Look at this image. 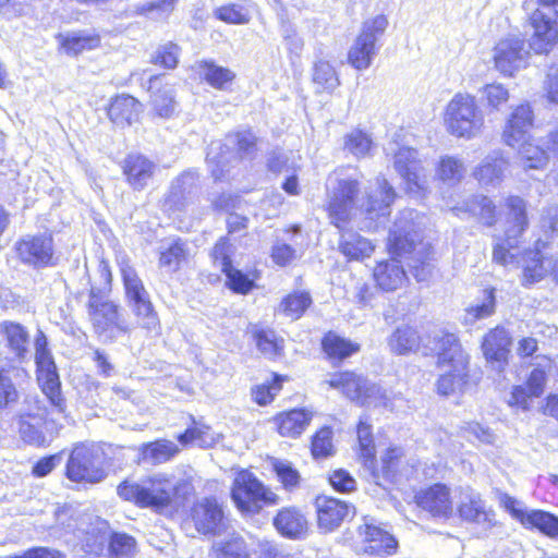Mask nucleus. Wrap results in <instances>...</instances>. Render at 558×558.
Here are the masks:
<instances>
[{
    "label": "nucleus",
    "mask_w": 558,
    "mask_h": 558,
    "mask_svg": "<svg viewBox=\"0 0 558 558\" xmlns=\"http://www.w3.org/2000/svg\"><path fill=\"white\" fill-rule=\"evenodd\" d=\"M34 345L37 380L51 405V411H48L43 400L29 398L25 411L19 418V432L25 442L34 446H45L48 440L44 428L48 429L49 423H54V418L51 417L49 421L48 416L54 413L64 414L65 402L61 395L57 367L48 349L47 337L41 330H38Z\"/></svg>",
    "instance_id": "nucleus-1"
},
{
    "label": "nucleus",
    "mask_w": 558,
    "mask_h": 558,
    "mask_svg": "<svg viewBox=\"0 0 558 558\" xmlns=\"http://www.w3.org/2000/svg\"><path fill=\"white\" fill-rule=\"evenodd\" d=\"M327 210L331 223L341 228L354 209H361L365 215L367 230L377 229L390 215L391 205L396 199L395 189L384 177L376 178L365 196L357 198L359 182L355 179H329Z\"/></svg>",
    "instance_id": "nucleus-2"
},
{
    "label": "nucleus",
    "mask_w": 558,
    "mask_h": 558,
    "mask_svg": "<svg viewBox=\"0 0 558 558\" xmlns=\"http://www.w3.org/2000/svg\"><path fill=\"white\" fill-rule=\"evenodd\" d=\"M58 524L77 533L92 553L101 550L109 541L111 554L117 557H130L135 551V539L124 533L110 535L109 524L101 518L90 513H77L72 507L64 506L56 511Z\"/></svg>",
    "instance_id": "nucleus-3"
},
{
    "label": "nucleus",
    "mask_w": 558,
    "mask_h": 558,
    "mask_svg": "<svg viewBox=\"0 0 558 558\" xmlns=\"http://www.w3.org/2000/svg\"><path fill=\"white\" fill-rule=\"evenodd\" d=\"M418 219L415 210H402L389 231L388 248L398 257L409 255L411 274L418 282H424L432 276L433 266L429 263L430 245L421 236L422 222Z\"/></svg>",
    "instance_id": "nucleus-4"
},
{
    "label": "nucleus",
    "mask_w": 558,
    "mask_h": 558,
    "mask_svg": "<svg viewBox=\"0 0 558 558\" xmlns=\"http://www.w3.org/2000/svg\"><path fill=\"white\" fill-rule=\"evenodd\" d=\"M187 480H175L167 473H157L140 482L124 481L118 486V495L143 508L161 510L170 506L177 496L187 495L191 490Z\"/></svg>",
    "instance_id": "nucleus-5"
},
{
    "label": "nucleus",
    "mask_w": 558,
    "mask_h": 558,
    "mask_svg": "<svg viewBox=\"0 0 558 558\" xmlns=\"http://www.w3.org/2000/svg\"><path fill=\"white\" fill-rule=\"evenodd\" d=\"M438 356L440 376L437 380L439 395L449 396L463 390L469 379V356L454 333L439 331L433 337Z\"/></svg>",
    "instance_id": "nucleus-6"
},
{
    "label": "nucleus",
    "mask_w": 558,
    "mask_h": 558,
    "mask_svg": "<svg viewBox=\"0 0 558 558\" xmlns=\"http://www.w3.org/2000/svg\"><path fill=\"white\" fill-rule=\"evenodd\" d=\"M507 209L505 238H498L494 245L493 259L504 266L518 263L517 248L519 238L529 227L526 203L519 196H508L505 199Z\"/></svg>",
    "instance_id": "nucleus-7"
},
{
    "label": "nucleus",
    "mask_w": 558,
    "mask_h": 558,
    "mask_svg": "<svg viewBox=\"0 0 558 558\" xmlns=\"http://www.w3.org/2000/svg\"><path fill=\"white\" fill-rule=\"evenodd\" d=\"M444 121L451 135L466 140L477 136L484 126L483 112L475 97L468 93L452 97L446 107Z\"/></svg>",
    "instance_id": "nucleus-8"
},
{
    "label": "nucleus",
    "mask_w": 558,
    "mask_h": 558,
    "mask_svg": "<svg viewBox=\"0 0 558 558\" xmlns=\"http://www.w3.org/2000/svg\"><path fill=\"white\" fill-rule=\"evenodd\" d=\"M231 498L242 514H255L265 506L279 504V496L246 470L236 473L231 487Z\"/></svg>",
    "instance_id": "nucleus-9"
},
{
    "label": "nucleus",
    "mask_w": 558,
    "mask_h": 558,
    "mask_svg": "<svg viewBox=\"0 0 558 558\" xmlns=\"http://www.w3.org/2000/svg\"><path fill=\"white\" fill-rule=\"evenodd\" d=\"M120 270L129 305L136 316L138 325L148 332L158 335L160 322L143 281L128 263L122 262Z\"/></svg>",
    "instance_id": "nucleus-10"
},
{
    "label": "nucleus",
    "mask_w": 558,
    "mask_h": 558,
    "mask_svg": "<svg viewBox=\"0 0 558 558\" xmlns=\"http://www.w3.org/2000/svg\"><path fill=\"white\" fill-rule=\"evenodd\" d=\"M386 154L393 156V167L404 182L405 190L414 197H423L428 191V179L424 167L417 159V151L389 142Z\"/></svg>",
    "instance_id": "nucleus-11"
},
{
    "label": "nucleus",
    "mask_w": 558,
    "mask_h": 558,
    "mask_svg": "<svg viewBox=\"0 0 558 558\" xmlns=\"http://www.w3.org/2000/svg\"><path fill=\"white\" fill-rule=\"evenodd\" d=\"M326 384L330 388L337 389L345 395L352 401L366 407H384L392 410L389 398L386 392L375 384L368 383L366 379L351 372L337 373L330 376Z\"/></svg>",
    "instance_id": "nucleus-12"
},
{
    "label": "nucleus",
    "mask_w": 558,
    "mask_h": 558,
    "mask_svg": "<svg viewBox=\"0 0 558 558\" xmlns=\"http://www.w3.org/2000/svg\"><path fill=\"white\" fill-rule=\"evenodd\" d=\"M66 476L77 483L102 481L106 477L104 451L94 445L75 446L66 464Z\"/></svg>",
    "instance_id": "nucleus-13"
},
{
    "label": "nucleus",
    "mask_w": 558,
    "mask_h": 558,
    "mask_svg": "<svg viewBox=\"0 0 558 558\" xmlns=\"http://www.w3.org/2000/svg\"><path fill=\"white\" fill-rule=\"evenodd\" d=\"M388 27V19L378 14L366 20L360 35L348 52L349 63L356 70L362 71L371 66L378 52L377 41Z\"/></svg>",
    "instance_id": "nucleus-14"
},
{
    "label": "nucleus",
    "mask_w": 558,
    "mask_h": 558,
    "mask_svg": "<svg viewBox=\"0 0 558 558\" xmlns=\"http://www.w3.org/2000/svg\"><path fill=\"white\" fill-rule=\"evenodd\" d=\"M534 0H525L522 5L525 12L533 11L530 23L534 33L530 47L536 53H545L558 44V11L554 8L534 9Z\"/></svg>",
    "instance_id": "nucleus-15"
},
{
    "label": "nucleus",
    "mask_w": 558,
    "mask_h": 558,
    "mask_svg": "<svg viewBox=\"0 0 558 558\" xmlns=\"http://www.w3.org/2000/svg\"><path fill=\"white\" fill-rule=\"evenodd\" d=\"M529 56L524 49V39L518 35L501 38L493 48L494 66L504 76H513L525 69Z\"/></svg>",
    "instance_id": "nucleus-16"
},
{
    "label": "nucleus",
    "mask_w": 558,
    "mask_h": 558,
    "mask_svg": "<svg viewBox=\"0 0 558 558\" xmlns=\"http://www.w3.org/2000/svg\"><path fill=\"white\" fill-rule=\"evenodd\" d=\"M88 314L97 333L113 339L129 330L128 324L121 318L118 305L95 294L90 295Z\"/></svg>",
    "instance_id": "nucleus-17"
},
{
    "label": "nucleus",
    "mask_w": 558,
    "mask_h": 558,
    "mask_svg": "<svg viewBox=\"0 0 558 558\" xmlns=\"http://www.w3.org/2000/svg\"><path fill=\"white\" fill-rule=\"evenodd\" d=\"M19 259L40 269L56 265L53 240L50 234L26 235L15 243Z\"/></svg>",
    "instance_id": "nucleus-18"
},
{
    "label": "nucleus",
    "mask_w": 558,
    "mask_h": 558,
    "mask_svg": "<svg viewBox=\"0 0 558 558\" xmlns=\"http://www.w3.org/2000/svg\"><path fill=\"white\" fill-rule=\"evenodd\" d=\"M231 254V244L221 238L213 248L211 257L215 266L219 267L226 275L228 287L235 292L247 293L253 287V281L232 266Z\"/></svg>",
    "instance_id": "nucleus-19"
},
{
    "label": "nucleus",
    "mask_w": 558,
    "mask_h": 558,
    "mask_svg": "<svg viewBox=\"0 0 558 558\" xmlns=\"http://www.w3.org/2000/svg\"><path fill=\"white\" fill-rule=\"evenodd\" d=\"M198 175L195 171H185L171 184L163 207L169 213L182 211L191 204L198 191Z\"/></svg>",
    "instance_id": "nucleus-20"
},
{
    "label": "nucleus",
    "mask_w": 558,
    "mask_h": 558,
    "mask_svg": "<svg viewBox=\"0 0 558 558\" xmlns=\"http://www.w3.org/2000/svg\"><path fill=\"white\" fill-rule=\"evenodd\" d=\"M416 504L433 517L448 519L453 513V500L449 487L435 484L415 496Z\"/></svg>",
    "instance_id": "nucleus-21"
},
{
    "label": "nucleus",
    "mask_w": 558,
    "mask_h": 558,
    "mask_svg": "<svg viewBox=\"0 0 558 558\" xmlns=\"http://www.w3.org/2000/svg\"><path fill=\"white\" fill-rule=\"evenodd\" d=\"M318 527L324 533L335 531L345 518L354 513V508L336 498L319 496L315 501Z\"/></svg>",
    "instance_id": "nucleus-22"
},
{
    "label": "nucleus",
    "mask_w": 558,
    "mask_h": 558,
    "mask_svg": "<svg viewBox=\"0 0 558 558\" xmlns=\"http://www.w3.org/2000/svg\"><path fill=\"white\" fill-rule=\"evenodd\" d=\"M457 510L464 521L486 525L494 524V511L488 509L481 495L470 487L460 488Z\"/></svg>",
    "instance_id": "nucleus-23"
},
{
    "label": "nucleus",
    "mask_w": 558,
    "mask_h": 558,
    "mask_svg": "<svg viewBox=\"0 0 558 558\" xmlns=\"http://www.w3.org/2000/svg\"><path fill=\"white\" fill-rule=\"evenodd\" d=\"M533 120V111L529 104L517 106L505 124L502 132L505 144L514 148L530 138Z\"/></svg>",
    "instance_id": "nucleus-24"
},
{
    "label": "nucleus",
    "mask_w": 558,
    "mask_h": 558,
    "mask_svg": "<svg viewBox=\"0 0 558 558\" xmlns=\"http://www.w3.org/2000/svg\"><path fill=\"white\" fill-rule=\"evenodd\" d=\"M192 519L196 530L204 534H217L225 527L222 507L214 498H204L195 504L192 510Z\"/></svg>",
    "instance_id": "nucleus-25"
},
{
    "label": "nucleus",
    "mask_w": 558,
    "mask_h": 558,
    "mask_svg": "<svg viewBox=\"0 0 558 558\" xmlns=\"http://www.w3.org/2000/svg\"><path fill=\"white\" fill-rule=\"evenodd\" d=\"M510 345V335L502 327H496L485 335L482 350L493 368L501 371L507 365Z\"/></svg>",
    "instance_id": "nucleus-26"
},
{
    "label": "nucleus",
    "mask_w": 558,
    "mask_h": 558,
    "mask_svg": "<svg viewBox=\"0 0 558 558\" xmlns=\"http://www.w3.org/2000/svg\"><path fill=\"white\" fill-rule=\"evenodd\" d=\"M364 523L359 526V534L367 543L364 550L371 555H390L397 548L396 538L374 524V519L365 517Z\"/></svg>",
    "instance_id": "nucleus-27"
},
{
    "label": "nucleus",
    "mask_w": 558,
    "mask_h": 558,
    "mask_svg": "<svg viewBox=\"0 0 558 558\" xmlns=\"http://www.w3.org/2000/svg\"><path fill=\"white\" fill-rule=\"evenodd\" d=\"M447 207L458 217L469 215L487 227L494 226L497 221L496 206L489 197L484 195H474L453 206L447 204Z\"/></svg>",
    "instance_id": "nucleus-28"
},
{
    "label": "nucleus",
    "mask_w": 558,
    "mask_h": 558,
    "mask_svg": "<svg viewBox=\"0 0 558 558\" xmlns=\"http://www.w3.org/2000/svg\"><path fill=\"white\" fill-rule=\"evenodd\" d=\"M163 75H155L149 78L148 90L150 104L155 113L163 119L174 116L177 110L175 92L169 84H163Z\"/></svg>",
    "instance_id": "nucleus-29"
},
{
    "label": "nucleus",
    "mask_w": 558,
    "mask_h": 558,
    "mask_svg": "<svg viewBox=\"0 0 558 558\" xmlns=\"http://www.w3.org/2000/svg\"><path fill=\"white\" fill-rule=\"evenodd\" d=\"M60 48L69 56H77L84 51L97 49L101 37L94 31H73L60 33L56 36Z\"/></svg>",
    "instance_id": "nucleus-30"
},
{
    "label": "nucleus",
    "mask_w": 558,
    "mask_h": 558,
    "mask_svg": "<svg viewBox=\"0 0 558 558\" xmlns=\"http://www.w3.org/2000/svg\"><path fill=\"white\" fill-rule=\"evenodd\" d=\"M508 161L500 153H493L486 156L474 169L473 175L477 182L485 187H496L505 177Z\"/></svg>",
    "instance_id": "nucleus-31"
},
{
    "label": "nucleus",
    "mask_w": 558,
    "mask_h": 558,
    "mask_svg": "<svg viewBox=\"0 0 558 558\" xmlns=\"http://www.w3.org/2000/svg\"><path fill=\"white\" fill-rule=\"evenodd\" d=\"M374 279L384 291H395L408 280L407 274L397 258L379 262L374 268Z\"/></svg>",
    "instance_id": "nucleus-32"
},
{
    "label": "nucleus",
    "mask_w": 558,
    "mask_h": 558,
    "mask_svg": "<svg viewBox=\"0 0 558 558\" xmlns=\"http://www.w3.org/2000/svg\"><path fill=\"white\" fill-rule=\"evenodd\" d=\"M155 163L143 155H129L123 165L128 182L135 190H143L155 171Z\"/></svg>",
    "instance_id": "nucleus-33"
},
{
    "label": "nucleus",
    "mask_w": 558,
    "mask_h": 558,
    "mask_svg": "<svg viewBox=\"0 0 558 558\" xmlns=\"http://www.w3.org/2000/svg\"><path fill=\"white\" fill-rule=\"evenodd\" d=\"M277 531L288 538H302L307 532V520L296 508H283L274 518Z\"/></svg>",
    "instance_id": "nucleus-34"
},
{
    "label": "nucleus",
    "mask_w": 558,
    "mask_h": 558,
    "mask_svg": "<svg viewBox=\"0 0 558 558\" xmlns=\"http://www.w3.org/2000/svg\"><path fill=\"white\" fill-rule=\"evenodd\" d=\"M553 265L554 258L542 254L538 247L526 252L523 257V284H533L551 275Z\"/></svg>",
    "instance_id": "nucleus-35"
},
{
    "label": "nucleus",
    "mask_w": 558,
    "mask_h": 558,
    "mask_svg": "<svg viewBox=\"0 0 558 558\" xmlns=\"http://www.w3.org/2000/svg\"><path fill=\"white\" fill-rule=\"evenodd\" d=\"M142 110L141 102L130 95L117 96L109 106L108 116L118 126L130 125L137 120Z\"/></svg>",
    "instance_id": "nucleus-36"
},
{
    "label": "nucleus",
    "mask_w": 558,
    "mask_h": 558,
    "mask_svg": "<svg viewBox=\"0 0 558 558\" xmlns=\"http://www.w3.org/2000/svg\"><path fill=\"white\" fill-rule=\"evenodd\" d=\"M1 332L4 335L8 347L19 359H25L29 353V333L19 323L3 322Z\"/></svg>",
    "instance_id": "nucleus-37"
},
{
    "label": "nucleus",
    "mask_w": 558,
    "mask_h": 558,
    "mask_svg": "<svg viewBox=\"0 0 558 558\" xmlns=\"http://www.w3.org/2000/svg\"><path fill=\"white\" fill-rule=\"evenodd\" d=\"M179 452L180 447L168 439H159L153 442L143 444L140 447L142 460L153 464L166 463L174 458Z\"/></svg>",
    "instance_id": "nucleus-38"
},
{
    "label": "nucleus",
    "mask_w": 558,
    "mask_h": 558,
    "mask_svg": "<svg viewBox=\"0 0 558 558\" xmlns=\"http://www.w3.org/2000/svg\"><path fill=\"white\" fill-rule=\"evenodd\" d=\"M197 74L211 87L225 90L235 77L234 72L228 68L217 65L210 61L197 62L194 66Z\"/></svg>",
    "instance_id": "nucleus-39"
},
{
    "label": "nucleus",
    "mask_w": 558,
    "mask_h": 558,
    "mask_svg": "<svg viewBox=\"0 0 558 558\" xmlns=\"http://www.w3.org/2000/svg\"><path fill=\"white\" fill-rule=\"evenodd\" d=\"M187 256V246L181 240L163 243L159 248V266L169 272H175Z\"/></svg>",
    "instance_id": "nucleus-40"
},
{
    "label": "nucleus",
    "mask_w": 558,
    "mask_h": 558,
    "mask_svg": "<svg viewBox=\"0 0 558 558\" xmlns=\"http://www.w3.org/2000/svg\"><path fill=\"white\" fill-rule=\"evenodd\" d=\"M312 416L305 410H292L277 417L278 432L283 437H296L308 425Z\"/></svg>",
    "instance_id": "nucleus-41"
},
{
    "label": "nucleus",
    "mask_w": 558,
    "mask_h": 558,
    "mask_svg": "<svg viewBox=\"0 0 558 558\" xmlns=\"http://www.w3.org/2000/svg\"><path fill=\"white\" fill-rule=\"evenodd\" d=\"M340 251L350 259H363L374 252V245L357 233L347 232L341 236Z\"/></svg>",
    "instance_id": "nucleus-42"
},
{
    "label": "nucleus",
    "mask_w": 558,
    "mask_h": 558,
    "mask_svg": "<svg viewBox=\"0 0 558 558\" xmlns=\"http://www.w3.org/2000/svg\"><path fill=\"white\" fill-rule=\"evenodd\" d=\"M420 337L410 326H402L395 330L388 339L390 350L396 354H407L418 348Z\"/></svg>",
    "instance_id": "nucleus-43"
},
{
    "label": "nucleus",
    "mask_w": 558,
    "mask_h": 558,
    "mask_svg": "<svg viewBox=\"0 0 558 558\" xmlns=\"http://www.w3.org/2000/svg\"><path fill=\"white\" fill-rule=\"evenodd\" d=\"M515 148L519 149L520 165L524 170L543 169L548 163L547 153L539 146H535L530 142V138L520 144Z\"/></svg>",
    "instance_id": "nucleus-44"
},
{
    "label": "nucleus",
    "mask_w": 558,
    "mask_h": 558,
    "mask_svg": "<svg viewBox=\"0 0 558 558\" xmlns=\"http://www.w3.org/2000/svg\"><path fill=\"white\" fill-rule=\"evenodd\" d=\"M524 527H535L550 538L558 537V518L543 510H530Z\"/></svg>",
    "instance_id": "nucleus-45"
},
{
    "label": "nucleus",
    "mask_w": 558,
    "mask_h": 558,
    "mask_svg": "<svg viewBox=\"0 0 558 558\" xmlns=\"http://www.w3.org/2000/svg\"><path fill=\"white\" fill-rule=\"evenodd\" d=\"M324 351L333 359H345L360 350L357 343H353L336 333H328L323 340Z\"/></svg>",
    "instance_id": "nucleus-46"
},
{
    "label": "nucleus",
    "mask_w": 558,
    "mask_h": 558,
    "mask_svg": "<svg viewBox=\"0 0 558 558\" xmlns=\"http://www.w3.org/2000/svg\"><path fill=\"white\" fill-rule=\"evenodd\" d=\"M312 298L307 292H294L287 295L280 303V311L290 319L296 320L311 306Z\"/></svg>",
    "instance_id": "nucleus-47"
},
{
    "label": "nucleus",
    "mask_w": 558,
    "mask_h": 558,
    "mask_svg": "<svg viewBox=\"0 0 558 558\" xmlns=\"http://www.w3.org/2000/svg\"><path fill=\"white\" fill-rule=\"evenodd\" d=\"M482 104L490 109L499 111L509 100V90L501 83H490L480 89Z\"/></svg>",
    "instance_id": "nucleus-48"
},
{
    "label": "nucleus",
    "mask_w": 558,
    "mask_h": 558,
    "mask_svg": "<svg viewBox=\"0 0 558 558\" xmlns=\"http://www.w3.org/2000/svg\"><path fill=\"white\" fill-rule=\"evenodd\" d=\"M436 173L440 181L453 185L464 177L465 167L460 159L446 156L440 159Z\"/></svg>",
    "instance_id": "nucleus-49"
},
{
    "label": "nucleus",
    "mask_w": 558,
    "mask_h": 558,
    "mask_svg": "<svg viewBox=\"0 0 558 558\" xmlns=\"http://www.w3.org/2000/svg\"><path fill=\"white\" fill-rule=\"evenodd\" d=\"M254 338L258 350L265 356L274 359L281 355L283 350V339L278 338L274 330L258 329L254 332Z\"/></svg>",
    "instance_id": "nucleus-50"
},
{
    "label": "nucleus",
    "mask_w": 558,
    "mask_h": 558,
    "mask_svg": "<svg viewBox=\"0 0 558 558\" xmlns=\"http://www.w3.org/2000/svg\"><path fill=\"white\" fill-rule=\"evenodd\" d=\"M214 16L221 22L234 25L248 24L252 19L248 9L236 3H228L216 8Z\"/></svg>",
    "instance_id": "nucleus-51"
},
{
    "label": "nucleus",
    "mask_w": 558,
    "mask_h": 558,
    "mask_svg": "<svg viewBox=\"0 0 558 558\" xmlns=\"http://www.w3.org/2000/svg\"><path fill=\"white\" fill-rule=\"evenodd\" d=\"M216 558H250L246 544L239 535H232L226 541L216 543Z\"/></svg>",
    "instance_id": "nucleus-52"
},
{
    "label": "nucleus",
    "mask_w": 558,
    "mask_h": 558,
    "mask_svg": "<svg viewBox=\"0 0 558 558\" xmlns=\"http://www.w3.org/2000/svg\"><path fill=\"white\" fill-rule=\"evenodd\" d=\"M271 465L278 481L282 484L286 490L291 492L299 486L301 476L299 471L292 466L291 462L275 459Z\"/></svg>",
    "instance_id": "nucleus-53"
},
{
    "label": "nucleus",
    "mask_w": 558,
    "mask_h": 558,
    "mask_svg": "<svg viewBox=\"0 0 558 558\" xmlns=\"http://www.w3.org/2000/svg\"><path fill=\"white\" fill-rule=\"evenodd\" d=\"M495 312V291L487 289L484 291V296L481 303L470 306L466 310L464 320L468 324H473L477 319L489 317Z\"/></svg>",
    "instance_id": "nucleus-54"
},
{
    "label": "nucleus",
    "mask_w": 558,
    "mask_h": 558,
    "mask_svg": "<svg viewBox=\"0 0 558 558\" xmlns=\"http://www.w3.org/2000/svg\"><path fill=\"white\" fill-rule=\"evenodd\" d=\"M178 0H151L136 7V13L154 20H165L173 11Z\"/></svg>",
    "instance_id": "nucleus-55"
},
{
    "label": "nucleus",
    "mask_w": 558,
    "mask_h": 558,
    "mask_svg": "<svg viewBox=\"0 0 558 558\" xmlns=\"http://www.w3.org/2000/svg\"><path fill=\"white\" fill-rule=\"evenodd\" d=\"M356 433L361 456L366 462L373 461L375 457V446L373 442L372 426L366 418L360 420Z\"/></svg>",
    "instance_id": "nucleus-56"
},
{
    "label": "nucleus",
    "mask_w": 558,
    "mask_h": 558,
    "mask_svg": "<svg viewBox=\"0 0 558 558\" xmlns=\"http://www.w3.org/2000/svg\"><path fill=\"white\" fill-rule=\"evenodd\" d=\"M344 145L347 150L360 158L369 153L372 140L366 133L354 130L347 135Z\"/></svg>",
    "instance_id": "nucleus-57"
},
{
    "label": "nucleus",
    "mask_w": 558,
    "mask_h": 558,
    "mask_svg": "<svg viewBox=\"0 0 558 558\" xmlns=\"http://www.w3.org/2000/svg\"><path fill=\"white\" fill-rule=\"evenodd\" d=\"M314 82L324 89H335L339 85V80L332 65L326 61H319L315 64Z\"/></svg>",
    "instance_id": "nucleus-58"
},
{
    "label": "nucleus",
    "mask_w": 558,
    "mask_h": 558,
    "mask_svg": "<svg viewBox=\"0 0 558 558\" xmlns=\"http://www.w3.org/2000/svg\"><path fill=\"white\" fill-rule=\"evenodd\" d=\"M209 429L206 427L193 426L187 428L183 434L178 436V440L182 446L196 445L198 447H208L213 444L214 438L209 436Z\"/></svg>",
    "instance_id": "nucleus-59"
},
{
    "label": "nucleus",
    "mask_w": 558,
    "mask_h": 558,
    "mask_svg": "<svg viewBox=\"0 0 558 558\" xmlns=\"http://www.w3.org/2000/svg\"><path fill=\"white\" fill-rule=\"evenodd\" d=\"M332 432L329 427H323L313 437L312 453L315 458H325L332 454Z\"/></svg>",
    "instance_id": "nucleus-60"
},
{
    "label": "nucleus",
    "mask_w": 558,
    "mask_h": 558,
    "mask_svg": "<svg viewBox=\"0 0 558 558\" xmlns=\"http://www.w3.org/2000/svg\"><path fill=\"white\" fill-rule=\"evenodd\" d=\"M545 364H538L536 368H534L526 381V387L529 388L530 395L538 398L543 395L545 384H546V368L550 365V361L546 357L543 359Z\"/></svg>",
    "instance_id": "nucleus-61"
},
{
    "label": "nucleus",
    "mask_w": 558,
    "mask_h": 558,
    "mask_svg": "<svg viewBox=\"0 0 558 558\" xmlns=\"http://www.w3.org/2000/svg\"><path fill=\"white\" fill-rule=\"evenodd\" d=\"M294 244L296 247L286 243H276L271 251V258L274 263L279 266H286L301 255L303 247L296 242Z\"/></svg>",
    "instance_id": "nucleus-62"
},
{
    "label": "nucleus",
    "mask_w": 558,
    "mask_h": 558,
    "mask_svg": "<svg viewBox=\"0 0 558 558\" xmlns=\"http://www.w3.org/2000/svg\"><path fill=\"white\" fill-rule=\"evenodd\" d=\"M180 48L172 43L161 46L153 59L155 64H159L167 69H174L179 61Z\"/></svg>",
    "instance_id": "nucleus-63"
},
{
    "label": "nucleus",
    "mask_w": 558,
    "mask_h": 558,
    "mask_svg": "<svg viewBox=\"0 0 558 558\" xmlns=\"http://www.w3.org/2000/svg\"><path fill=\"white\" fill-rule=\"evenodd\" d=\"M280 380L281 378L279 376H275L271 384H262L256 386L252 390V396L256 403H258L259 405H266L270 403L274 397L281 389Z\"/></svg>",
    "instance_id": "nucleus-64"
}]
</instances>
